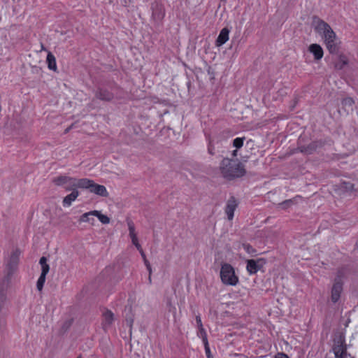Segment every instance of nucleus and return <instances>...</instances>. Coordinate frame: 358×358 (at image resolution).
Listing matches in <instances>:
<instances>
[{
    "label": "nucleus",
    "instance_id": "nucleus-6",
    "mask_svg": "<svg viewBox=\"0 0 358 358\" xmlns=\"http://www.w3.org/2000/svg\"><path fill=\"white\" fill-rule=\"evenodd\" d=\"M78 182L70 185H64V188L66 191H71V192L64 197L62 204L64 207H69L72 203L78 198L79 192L78 188H80L77 186Z\"/></svg>",
    "mask_w": 358,
    "mask_h": 358
},
{
    "label": "nucleus",
    "instance_id": "nucleus-7",
    "mask_svg": "<svg viewBox=\"0 0 358 358\" xmlns=\"http://www.w3.org/2000/svg\"><path fill=\"white\" fill-rule=\"evenodd\" d=\"M238 206V201L234 196H231L226 203L224 208L225 214L227 216V220L231 221L234 218V211Z\"/></svg>",
    "mask_w": 358,
    "mask_h": 358
},
{
    "label": "nucleus",
    "instance_id": "nucleus-32",
    "mask_svg": "<svg viewBox=\"0 0 358 358\" xmlns=\"http://www.w3.org/2000/svg\"><path fill=\"white\" fill-rule=\"evenodd\" d=\"M50 266L48 264L41 266V274L46 275L47 273L49 272Z\"/></svg>",
    "mask_w": 358,
    "mask_h": 358
},
{
    "label": "nucleus",
    "instance_id": "nucleus-47",
    "mask_svg": "<svg viewBox=\"0 0 358 358\" xmlns=\"http://www.w3.org/2000/svg\"><path fill=\"white\" fill-rule=\"evenodd\" d=\"M211 358H213V357H211Z\"/></svg>",
    "mask_w": 358,
    "mask_h": 358
},
{
    "label": "nucleus",
    "instance_id": "nucleus-34",
    "mask_svg": "<svg viewBox=\"0 0 358 358\" xmlns=\"http://www.w3.org/2000/svg\"><path fill=\"white\" fill-rule=\"evenodd\" d=\"M196 323H197L198 327L200 329L201 328L203 327L201 317L199 316H196Z\"/></svg>",
    "mask_w": 358,
    "mask_h": 358
},
{
    "label": "nucleus",
    "instance_id": "nucleus-1",
    "mask_svg": "<svg viewBox=\"0 0 358 358\" xmlns=\"http://www.w3.org/2000/svg\"><path fill=\"white\" fill-rule=\"evenodd\" d=\"M313 27L323 40V42L330 53L336 52V34L329 24L319 17H314L312 23Z\"/></svg>",
    "mask_w": 358,
    "mask_h": 358
},
{
    "label": "nucleus",
    "instance_id": "nucleus-5",
    "mask_svg": "<svg viewBox=\"0 0 358 358\" xmlns=\"http://www.w3.org/2000/svg\"><path fill=\"white\" fill-rule=\"evenodd\" d=\"M20 252L18 250L12 252L6 266V273L3 280L4 281L8 282L13 273L17 271L20 260Z\"/></svg>",
    "mask_w": 358,
    "mask_h": 358
},
{
    "label": "nucleus",
    "instance_id": "nucleus-24",
    "mask_svg": "<svg viewBox=\"0 0 358 358\" xmlns=\"http://www.w3.org/2000/svg\"><path fill=\"white\" fill-rule=\"evenodd\" d=\"M167 306L169 307V311L172 313L174 320L176 322L177 306L174 303H173L172 299L171 298L168 299L167 300Z\"/></svg>",
    "mask_w": 358,
    "mask_h": 358
},
{
    "label": "nucleus",
    "instance_id": "nucleus-26",
    "mask_svg": "<svg viewBox=\"0 0 358 358\" xmlns=\"http://www.w3.org/2000/svg\"><path fill=\"white\" fill-rule=\"evenodd\" d=\"M6 301V294L3 290L0 289V311L3 308Z\"/></svg>",
    "mask_w": 358,
    "mask_h": 358
},
{
    "label": "nucleus",
    "instance_id": "nucleus-13",
    "mask_svg": "<svg viewBox=\"0 0 358 358\" xmlns=\"http://www.w3.org/2000/svg\"><path fill=\"white\" fill-rule=\"evenodd\" d=\"M229 30L228 29V28H227V27L223 28L221 30V31L216 40V45L221 46L223 44H224L229 40Z\"/></svg>",
    "mask_w": 358,
    "mask_h": 358
},
{
    "label": "nucleus",
    "instance_id": "nucleus-2",
    "mask_svg": "<svg viewBox=\"0 0 358 358\" xmlns=\"http://www.w3.org/2000/svg\"><path fill=\"white\" fill-rule=\"evenodd\" d=\"M220 170L224 177L241 178L245 175L244 164L238 159L224 158L220 165Z\"/></svg>",
    "mask_w": 358,
    "mask_h": 358
},
{
    "label": "nucleus",
    "instance_id": "nucleus-43",
    "mask_svg": "<svg viewBox=\"0 0 358 358\" xmlns=\"http://www.w3.org/2000/svg\"><path fill=\"white\" fill-rule=\"evenodd\" d=\"M41 50H46L45 48L44 47V45L43 44H41Z\"/></svg>",
    "mask_w": 358,
    "mask_h": 358
},
{
    "label": "nucleus",
    "instance_id": "nucleus-31",
    "mask_svg": "<svg viewBox=\"0 0 358 358\" xmlns=\"http://www.w3.org/2000/svg\"><path fill=\"white\" fill-rule=\"evenodd\" d=\"M203 344H204L205 351H206V354L207 357L208 358L213 357V356L211 355V352H210V350L208 343H203Z\"/></svg>",
    "mask_w": 358,
    "mask_h": 358
},
{
    "label": "nucleus",
    "instance_id": "nucleus-19",
    "mask_svg": "<svg viewBox=\"0 0 358 358\" xmlns=\"http://www.w3.org/2000/svg\"><path fill=\"white\" fill-rule=\"evenodd\" d=\"M96 97L103 101H110L113 98V94L106 90H99L96 94Z\"/></svg>",
    "mask_w": 358,
    "mask_h": 358
},
{
    "label": "nucleus",
    "instance_id": "nucleus-11",
    "mask_svg": "<svg viewBox=\"0 0 358 358\" xmlns=\"http://www.w3.org/2000/svg\"><path fill=\"white\" fill-rule=\"evenodd\" d=\"M354 100L351 97H347L341 101V110H339L341 114H349L353 110Z\"/></svg>",
    "mask_w": 358,
    "mask_h": 358
},
{
    "label": "nucleus",
    "instance_id": "nucleus-41",
    "mask_svg": "<svg viewBox=\"0 0 358 358\" xmlns=\"http://www.w3.org/2000/svg\"><path fill=\"white\" fill-rule=\"evenodd\" d=\"M244 248H245L248 251H249L250 246L249 245H244Z\"/></svg>",
    "mask_w": 358,
    "mask_h": 358
},
{
    "label": "nucleus",
    "instance_id": "nucleus-17",
    "mask_svg": "<svg viewBox=\"0 0 358 358\" xmlns=\"http://www.w3.org/2000/svg\"><path fill=\"white\" fill-rule=\"evenodd\" d=\"M46 62L48 63V67L49 69L56 72L57 71L56 59L52 52H48L47 55Z\"/></svg>",
    "mask_w": 358,
    "mask_h": 358
},
{
    "label": "nucleus",
    "instance_id": "nucleus-30",
    "mask_svg": "<svg viewBox=\"0 0 358 358\" xmlns=\"http://www.w3.org/2000/svg\"><path fill=\"white\" fill-rule=\"evenodd\" d=\"M199 332H200V334L202 338L203 343H208V339H207V335H206V333L203 327H202L199 329Z\"/></svg>",
    "mask_w": 358,
    "mask_h": 358
},
{
    "label": "nucleus",
    "instance_id": "nucleus-21",
    "mask_svg": "<svg viewBox=\"0 0 358 358\" xmlns=\"http://www.w3.org/2000/svg\"><path fill=\"white\" fill-rule=\"evenodd\" d=\"M152 15L157 20H162L164 16V9L160 4H156L155 8H153Z\"/></svg>",
    "mask_w": 358,
    "mask_h": 358
},
{
    "label": "nucleus",
    "instance_id": "nucleus-8",
    "mask_svg": "<svg viewBox=\"0 0 358 358\" xmlns=\"http://www.w3.org/2000/svg\"><path fill=\"white\" fill-rule=\"evenodd\" d=\"M115 320V316L114 313L110 310H105L102 313V328L106 331H108L112 326L113 322Z\"/></svg>",
    "mask_w": 358,
    "mask_h": 358
},
{
    "label": "nucleus",
    "instance_id": "nucleus-14",
    "mask_svg": "<svg viewBox=\"0 0 358 358\" xmlns=\"http://www.w3.org/2000/svg\"><path fill=\"white\" fill-rule=\"evenodd\" d=\"M340 190L343 192L353 193L358 191V188L355 187V185L350 180L344 181L340 186Z\"/></svg>",
    "mask_w": 358,
    "mask_h": 358
},
{
    "label": "nucleus",
    "instance_id": "nucleus-12",
    "mask_svg": "<svg viewBox=\"0 0 358 358\" xmlns=\"http://www.w3.org/2000/svg\"><path fill=\"white\" fill-rule=\"evenodd\" d=\"M308 51L313 55L315 60H320L323 57V50L319 44L313 43L310 45Z\"/></svg>",
    "mask_w": 358,
    "mask_h": 358
},
{
    "label": "nucleus",
    "instance_id": "nucleus-28",
    "mask_svg": "<svg viewBox=\"0 0 358 358\" xmlns=\"http://www.w3.org/2000/svg\"><path fill=\"white\" fill-rule=\"evenodd\" d=\"M131 238L132 243L136 246L137 250H140L141 245L138 243L137 235L132 234L129 236Z\"/></svg>",
    "mask_w": 358,
    "mask_h": 358
},
{
    "label": "nucleus",
    "instance_id": "nucleus-37",
    "mask_svg": "<svg viewBox=\"0 0 358 358\" xmlns=\"http://www.w3.org/2000/svg\"><path fill=\"white\" fill-rule=\"evenodd\" d=\"M336 289V285H334L333 287H332V291H331V300L334 301V302H336V298L334 296V289Z\"/></svg>",
    "mask_w": 358,
    "mask_h": 358
},
{
    "label": "nucleus",
    "instance_id": "nucleus-45",
    "mask_svg": "<svg viewBox=\"0 0 358 358\" xmlns=\"http://www.w3.org/2000/svg\"><path fill=\"white\" fill-rule=\"evenodd\" d=\"M64 185V183H58V185Z\"/></svg>",
    "mask_w": 358,
    "mask_h": 358
},
{
    "label": "nucleus",
    "instance_id": "nucleus-20",
    "mask_svg": "<svg viewBox=\"0 0 358 358\" xmlns=\"http://www.w3.org/2000/svg\"><path fill=\"white\" fill-rule=\"evenodd\" d=\"M348 271L345 268H340L337 271V299L338 298V289H340V284H342L341 280L342 278H345L347 276Z\"/></svg>",
    "mask_w": 358,
    "mask_h": 358
},
{
    "label": "nucleus",
    "instance_id": "nucleus-44",
    "mask_svg": "<svg viewBox=\"0 0 358 358\" xmlns=\"http://www.w3.org/2000/svg\"><path fill=\"white\" fill-rule=\"evenodd\" d=\"M332 350L334 351V355H336V350L334 348H332Z\"/></svg>",
    "mask_w": 358,
    "mask_h": 358
},
{
    "label": "nucleus",
    "instance_id": "nucleus-39",
    "mask_svg": "<svg viewBox=\"0 0 358 358\" xmlns=\"http://www.w3.org/2000/svg\"><path fill=\"white\" fill-rule=\"evenodd\" d=\"M138 250L140 252L142 257L144 259V261H145L146 259V257H145V255L141 246L140 247V250Z\"/></svg>",
    "mask_w": 358,
    "mask_h": 358
},
{
    "label": "nucleus",
    "instance_id": "nucleus-40",
    "mask_svg": "<svg viewBox=\"0 0 358 358\" xmlns=\"http://www.w3.org/2000/svg\"><path fill=\"white\" fill-rule=\"evenodd\" d=\"M237 152H238L237 150H234V151H233V153H232V155H233L234 157H236V156L237 155Z\"/></svg>",
    "mask_w": 358,
    "mask_h": 358
},
{
    "label": "nucleus",
    "instance_id": "nucleus-36",
    "mask_svg": "<svg viewBox=\"0 0 358 358\" xmlns=\"http://www.w3.org/2000/svg\"><path fill=\"white\" fill-rule=\"evenodd\" d=\"M275 358H289V357L286 354H284V353H278L275 356Z\"/></svg>",
    "mask_w": 358,
    "mask_h": 358
},
{
    "label": "nucleus",
    "instance_id": "nucleus-25",
    "mask_svg": "<svg viewBox=\"0 0 358 358\" xmlns=\"http://www.w3.org/2000/svg\"><path fill=\"white\" fill-rule=\"evenodd\" d=\"M45 276L46 275L41 274V275L37 281L36 286H37V289H38V291H41L43 289V285L45 281Z\"/></svg>",
    "mask_w": 358,
    "mask_h": 358
},
{
    "label": "nucleus",
    "instance_id": "nucleus-3",
    "mask_svg": "<svg viewBox=\"0 0 358 358\" xmlns=\"http://www.w3.org/2000/svg\"><path fill=\"white\" fill-rule=\"evenodd\" d=\"M220 274L222 282L226 285L235 286L238 283V277L236 275L233 266L229 264H222Z\"/></svg>",
    "mask_w": 358,
    "mask_h": 358
},
{
    "label": "nucleus",
    "instance_id": "nucleus-18",
    "mask_svg": "<svg viewBox=\"0 0 358 358\" xmlns=\"http://www.w3.org/2000/svg\"><path fill=\"white\" fill-rule=\"evenodd\" d=\"M94 210H92L87 213H83L80 217H79V222H91V224L93 225L94 219L92 217L94 216Z\"/></svg>",
    "mask_w": 358,
    "mask_h": 358
},
{
    "label": "nucleus",
    "instance_id": "nucleus-16",
    "mask_svg": "<svg viewBox=\"0 0 358 358\" xmlns=\"http://www.w3.org/2000/svg\"><path fill=\"white\" fill-rule=\"evenodd\" d=\"M321 146V143L319 142H313L309 144L308 146H302L299 149L303 153L306 155L312 154L314 151L317 150L318 147Z\"/></svg>",
    "mask_w": 358,
    "mask_h": 358
},
{
    "label": "nucleus",
    "instance_id": "nucleus-27",
    "mask_svg": "<svg viewBox=\"0 0 358 358\" xmlns=\"http://www.w3.org/2000/svg\"><path fill=\"white\" fill-rule=\"evenodd\" d=\"M245 138H236L233 141V145L237 149L241 148L243 145Z\"/></svg>",
    "mask_w": 358,
    "mask_h": 358
},
{
    "label": "nucleus",
    "instance_id": "nucleus-33",
    "mask_svg": "<svg viewBox=\"0 0 358 358\" xmlns=\"http://www.w3.org/2000/svg\"><path fill=\"white\" fill-rule=\"evenodd\" d=\"M145 266H146V267L148 268V271L149 272V275H152V268H151L150 264L149 263V262L147 259L145 260Z\"/></svg>",
    "mask_w": 358,
    "mask_h": 358
},
{
    "label": "nucleus",
    "instance_id": "nucleus-35",
    "mask_svg": "<svg viewBox=\"0 0 358 358\" xmlns=\"http://www.w3.org/2000/svg\"><path fill=\"white\" fill-rule=\"evenodd\" d=\"M39 263L41 266L47 265V258L45 257H42L40 259Z\"/></svg>",
    "mask_w": 358,
    "mask_h": 358
},
{
    "label": "nucleus",
    "instance_id": "nucleus-15",
    "mask_svg": "<svg viewBox=\"0 0 358 358\" xmlns=\"http://www.w3.org/2000/svg\"><path fill=\"white\" fill-rule=\"evenodd\" d=\"M299 196H296L291 199L285 200L281 203L277 204V208L282 210H287L291 208L292 206L297 203V200L299 199Z\"/></svg>",
    "mask_w": 358,
    "mask_h": 358
},
{
    "label": "nucleus",
    "instance_id": "nucleus-23",
    "mask_svg": "<svg viewBox=\"0 0 358 358\" xmlns=\"http://www.w3.org/2000/svg\"><path fill=\"white\" fill-rule=\"evenodd\" d=\"M94 216L96 217L103 224H108L110 222V219L109 217H108L106 215H103L101 213V211L99 210H94Z\"/></svg>",
    "mask_w": 358,
    "mask_h": 358
},
{
    "label": "nucleus",
    "instance_id": "nucleus-38",
    "mask_svg": "<svg viewBox=\"0 0 358 358\" xmlns=\"http://www.w3.org/2000/svg\"><path fill=\"white\" fill-rule=\"evenodd\" d=\"M127 322L129 324V327H131L133 322H134V318L133 317L127 318Z\"/></svg>",
    "mask_w": 358,
    "mask_h": 358
},
{
    "label": "nucleus",
    "instance_id": "nucleus-46",
    "mask_svg": "<svg viewBox=\"0 0 358 358\" xmlns=\"http://www.w3.org/2000/svg\"><path fill=\"white\" fill-rule=\"evenodd\" d=\"M77 358H82L81 357H78Z\"/></svg>",
    "mask_w": 358,
    "mask_h": 358
},
{
    "label": "nucleus",
    "instance_id": "nucleus-4",
    "mask_svg": "<svg viewBox=\"0 0 358 358\" xmlns=\"http://www.w3.org/2000/svg\"><path fill=\"white\" fill-rule=\"evenodd\" d=\"M76 185L80 188L87 189L90 192L101 196H107L108 194L103 185L94 183L93 180H79Z\"/></svg>",
    "mask_w": 358,
    "mask_h": 358
},
{
    "label": "nucleus",
    "instance_id": "nucleus-9",
    "mask_svg": "<svg viewBox=\"0 0 358 358\" xmlns=\"http://www.w3.org/2000/svg\"><path fill=\"white\" fill-rule=\"evenodd\" d=\"M265 264L263 259L247 260L246 269L250 274H255L259 271Z\"/></svg>",
    "mask_w": 358,
    "mask_h": 358
},
{
    "label": "nucleus",
    "instance_id": "nucleus-22",
    "mask_svg": "<svg viewBox=\"0 0 358 358\" xmlns=\"http://www.w3.org/2000/svg\"><path fill=\"white\" fill-rule=\"evenodd\" d=\"M349 59L345 55L341 54L337 57V68L342 69L348 66Z\"/></svg>",
    "mask_w": 358,
    "mask_h": 358
},
{
    "label": "nucleus",
    "instance_id": "nucleus-10",
    "mask_svg": "<svg viewBox=\"0 0 358 358\" xmlns=\"http://www.w3.org/2000/svg\"><path fill=\"white\" fill-rule=\"evenodd\" d=\"M344 343V336L341 334L339 340L337 341V343H340V345L337 346V358H352L350 355L346 352V345Z\"/></svg>",
    "mask_w": 358,
    "mask_h": 358
},
{
    "label": "nucleus",
    "instance_id": "nucleus-29",
    "mask_svg": "<svg viewBox=\"0 0 358 358\" xmlns=\"http://www.w3.org/2000/svg\"><path fill=\"white\" fill-rule=\"evenodd\" d=\"M127 224L129 231V236L132 234H136L135 232V227L134 223L131 220H129L127 222Z\"/></svg>",
    "mask_w": 358,
    "mask_h": 358
},
{
    "label": "nucleus",
    "instance_id": "nucleus-42",
    "mask_svg": "<svg viewBox=\"0 0 358 358\" xmlns=\"http://www.w3.org/2000/svg\"><path fill=\"white\" fill-rule=\"evenodd\" d=\"M148 280H149V282L151 283L152 282V278H151V275H148Z\"/></svg>",
    "mask_w": 358,
    "mask_h": 358
}]
</instances>
